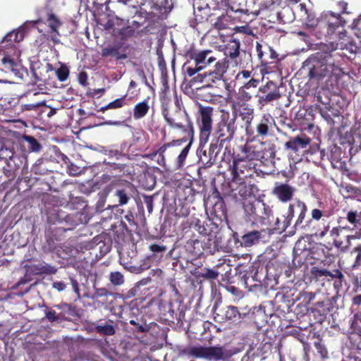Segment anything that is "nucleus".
Wrapping results in <instances>:
<instances>
[{
  "mask_svg": "<svg viewBox=\"0 0 361 361\" xmlns=\"http://www.w3.org/2000/svg\"><path fill=\"white\" fill-rule=\"evenodd\" d=\"M338 39L336 43H317V79L330 75L334 71V61L332 52L337 49L346 50L350 54H355L358 47L350 37L346 36V31H338Z\"/></svg>",
  "mask_w": 361,
  "mask_h": 361,
  "instance_id": "nucleus-1",
  "label": "nucleus"
},
{
  "mask_svg": "<svg viewBox=\"0 0 361 361\" xmlns=\"http://www.w3.org/2000/svg\"><path fill=\"white\" fill-rule=\"evenodd\" d=\"M324 230L319 233L321 238H323L326 234L329 233V237L324 243H319L317 245V262L325 265H329L334 262V255L331 252L334 245L338 248L348 247L350 245L351 239L360 238L361 237V233L357 232L355 235H346V243L343 245V241L337 239L339 236V229L334 228L331 231L329 232V223L327 226L323 223Z\"/></svg>",
  "mask_w": 361,
  "mask_h": 361,
  "instance_id": "nucleus-2",
  "label": "nucleus"
},
{
  "mask_svg": "<svg viewBox=\"0 0 361 361\" xmlns=\"http://www.w3.org/2000/svg\"><path fill=\"white\" fill-rule=\"evenodd\" d=\"M166 123L173 129L188 133L189 137H194V128L188 114L179 107L164 108L161 112Z\"/></svg>",
  "mask_w": 361,
  "mask_h": 361,
  "instance_id": "nucleus-3",
  "label": "nucleus"
},
{
  "mask_svg": "<svg viewBox=\"0 0 361 361\" xmlns=\"http://www.w3.org/2000/svg\"><path fill=\"white\" fill-rule=\"evenodd\" d=\"M345 21L342 20L340 14H334L332 12L322 13L320 17L317 18V33L319 37H329L331 39V36L335 31L340 27L344 26Z\"/></svg>",
  "mask_w": 361,
  "mask_h": 361,
  "instance_id": "nucleus-4",
  "label": "nucleus"
},
{
  "mask_svg": "<svg viewBox=\"0 0 361 361\" xmlns=\"http://www.w3.org/2000/svg\"><path fill=\"white\" fill-rule=\"evenodd\" d=\"M20 52L16 48L10 47L0 51V70L6 73H11L20 78Z\"/></svg>",
  "mask_w": 361,
  "mask_h": 361,
  "instance_id": "nucleus-5",
  "label": "nucleus"
},
{
  "mask_svg": "<svg viewBox=\"0 0 361 361\" xmlns=\"http://www.w3.org/2000/svg\"><path fill=\"white\" fill-rule=\"evenodd\" d=\"M187 353L194 357L202 358L209 361L223 360L227 357L226 350L219 345L192 346L187 350Z\"/></svg>",
  "mask_w": 361,
  "mask_h": 361,
  "instance_id": "nucleus-6",
  "label": "nucleus"
},
{
  "mask_svg": "<svg viewBox=\"0 0 361 361\" xmlns=\"http://www.w3.org/2000/svg\"><path fill=\"white\" fill-rule=\"evenodd\" d=\"M200 114V144L201 146H204L209 140L212 130L213 108L209 106L201 107Z\"/></svg>",
  "mask_w": 361,
  "mask_h": 361,
  "instance_id": "nucleus-7",
  "label": "nucleus"
},
{
  "mask_svg": "<svg viewBox=\"0 0 361 361\" xmlns=\"http://www.w3.org/2000/svg\"><path fill=\"white\" fill-rule=\"evenodd\" d=\"M324 277H331V279H333L332 288L337 292L342 287L344 275L339 269H335L334 274H333L326 269L317 268V283L324 281Z\"/></svg>",
  "mask_w": 361,
  "mask_h": 361,
  "instance_id": "nucleus-8",
  "label": "nucleus"
},
{
  "mask_svg": "<svg viewBox=\"0 0 361 361\" xmlns=\"http://www.w3.org/2000/svg\"><path fill=\"white\" fill-rule=\"evenodd\" d=\"M197 66H202V69L212 63L215 62L217 58L214 56L212 50H203L195 53L192 56Z\"/></svg>",
  "mask_w": 361,
  "mask_h": 361,
  "instance_id": "nucleus-9",
  "label": "nucleus"
},
{
  "mask_svg": "<svg viewBox=\"0 0 361 361\" xmlns=\"http://www.w3.org/2000/svg\"><path fill=\"white\" fill-rule=\"evenodd\" d=\"M228 65L226 60L219 61L215 63V69L214 71L210 72L208 75H199L197 76L199 81H202L203 78L209 77V80L215 82L221 79L224 73L227 69Z\"/></svg>",
  "mask_w": 361,
  "mask_h": 361,
  "instance_id": "nucleus-10",
  "label": "nucleus"
},
{
  "mask_svg": "<svg viewBox=\"0 0 361 361\" xmlns=\"http://www.w3.org/2000/svg\"><path fill=\"white\" fill-rule=\"evenodd\" d=\"M274 194L282 202L290 200L294 192V188L287 184H279L273 190Z\"/></svg>",
  "mask_w": 361,
  "mask_h": 361,
  "instance_id": "nucleus-11",
  "label": "nucleus"
},
{
  "mask_svg": "<svg viewBox=\"0 0 361 361\" xmlns=\"http://www.w3.org/2000/svg\"><path fill=\"white\" fill-rule=\"evenodd\" d=\"M310 142V139L305 135L297 136L291 138L286 142L285 147L290 149L293 152H297L299 149L305 148Z\"/></svg>",
  "mask_w": 361,
  "mask_h": 361,
  "instance_id": "nucleus-12",
  "label": "nucleus"
},
{
  "mask_svg": "<svg viewBox=\"0 0 361 361\" xmlns=\"http://www.w3.org/2000/svg\"><path fill=\"white\" fill-rule=\"evenodd\" d=\"M266 234H269V231L265 230L261 231H251L242 237V243L245 247H250L258 243L260 239L264 237Z\"/></svg>",
  "mask_w": 361,
  "mask_h": 361,
  "instance_id": "nucleus-13",
  "label": "nucleus"
},
{
  "mask_svg": "<svg viewBox=\"0 0 361 361\" xmlns=\"http://www.w3.org/2000/svg\"><path fill=\"white\" fill-rule=\"evenodd\" d=\"M319 114L332 128L334 126V118L339 117L340 111L332 106H326L324 109L319 108Z\"/></svg>",
  "mask_w": 361,
  "mask_h": 361,
  "instance_id": "nucleus-14",
  "label": "nucleus"
},
{
  "mask_svg": "<svg viewBox=\"0 0 361 361\" xmlns=\"http://www.w3.org/2000/svg\"><path fill=\"white\" fill-rule=\"evenodd\" d=\"M242 152L245 154V158L248 160L259 159L263 157L256 145H246L243 147Z\"/></svg>",
  "mask_w": 361,
  "mask_h": 361,
  "instance_id": "nucleus-15",
  "label": "nucleus"
},
{
  "mask_svg": "<svg viewBox=\"0 0 361 361\" xmlns=\"http://www.w3.org/2000/svg\"><path fill=\"white\" fill-rule=\"evenodd\" d=\"M238 163L234 162L233 172H232L233 176V182H239V188H238V193L240 196H242L243 197H246L248 195H250V191L247 189L246 185L244 183L240 182V178H238Z\"/></svg>",
  "mask_w": 361,
  "mask_h": 361,
  "instance_id": "nucleus-16",
  "label": "nucleus"
},
{
  "mask_svg": "<svg viewBox=\"0 0 361 361\" xmlns=\"http://www.w3.org/2000/svg\"><path fill=\"white\" fill-rule=\"evenodd\" d=\"M102 56L104 57L112 56L116 59H125L127 58L126 54L119 52V47L116 46L104 47L102 49Z\"/></svg>",
  "mask_w": 361,
  "mask_h": 361,
  "instance_id": "nucleus-17",
  "label": "nucleus"
},
{
  "mask_svg": "<svg viewBox=\"0 0 361 361\" xmlns=\"http://www.w3.org/2000/svg\"><path fill=\"white\" fill-rule=\"evenodd\" d=\"M271 116L270 114H265L260 123L257 126V133L260 136H266L269 132V126L271 123Z\"/></svg>",
  "mask_w": 361,
  "mask_h": 361,
  "instance_id": "nucleus-18",
  "label": "nucleus"
},
{
  "mask_svg": "<svg viewBox=\"0 0 361 361\" xmlns=\"http://www.w3.org/2000/svg\"><path fill=\"white\" fill-rule=\"evenodd\" d=\"M222 125L226 128V133L224 132V130L221 129L220 131L221 133L220 136H226V138L229 139L233 138L236 130V127L235 126V119L232 118L229 121H224L223 122Z\"/></svg>",
  "mask_w": 361,
  "mask_h": 361,
  "instance_id": "nucleus-19",
  "label": "nucleus"
},
{
  "mask_svg": "<svg viewBox=\"0 0 361 361\" xmlns=\"http://www.w3.org/2000/svg\"><path fill=\"white\" fill-rule=\"evenodd\" d=\"M149 110V105L146 101L137 104L134 108L133 116L136 119L144 117Z\"/></svg>",
  "mask_w": 361,
  "mask_h": 361,
  "instance_id": "nucleus-20",
  "label": "nucleus"
},
{
  "mask_svg": "<svg viewBox=\"0 0 361 361\" xmlns=\"http://www.w3.org/2000/svg\"><path fill=\"white\" fill-rule=\"evenodd\" d=\"M48 26L51 29V32H56L59 35L58 29L62 25L59 18L54 13H50L47 16Z\"/></svg>",
  "mask_w": 361,
  "mask_h": 361,
  "instance_id": "nucleus-21",
  "label": "nucleus"
},
{
  "mask_svg": "<svg viewBox=\"0 0 361 361\" xmlns=\"http://www.w3.org/2000/svg\"><path fill=\"white\" fill-rule=\"evenodd\" d=\"M324 281L317 283V292L322 293L323 294H329L328 291L332 288L331 277H324Z\"/></svg>",
  "mask_w": 361,
  "mask_h": 361,
  "instance_id": "nucleus-22",
  "label": "nucleus"
},
{
  "mask_svg": "<svg viewBox=\"0 0 361 361\" xmlns=\"http://www.w3.org/2000/svg\"><path fill=\"white\" fill-rule=\"evenodd\" d=\"M193 140V137H190L189 143L182 149L181 152L178 155L177 158V166L178 168H180L183 166L184 161L188 154L190 148L191 147L192 142Z\"/></svg>",
  "mask_w": 361,
  "mask_h": 361,
  "instance_id": "nucleus-23",
  "label": "nucleus"
},
{
  "mask_svg": "<svg viewBox=\"0 0 361 361\" xmlns=\"http://www.w3.org/2000/svg\"><path fill=\"white\" fill-rule=\"evenodd\" d=\"M360 218L361 213L358 214L356 211H349L347 213L346 219L355 228L357 226V224L361 225Z\"/></svg>",
  "mask_w": 361,
  "mask_h": 361,
  "instance_id": "nucleus-24",
  "label": "nucleus"
},
{
  "mask_svg": "<svg viewBox=\"0 0 361 361\" xmlns=\"http://www.w3.org/2000/svg\"><path fill=\"white\" fill-rule=\"evenodd\" d=\"M341 190L343 193L347 195V197L355 196L360 195L361 192L360 189L348 183L342 184Z\"/></svg>",
  "mask_w": 361,
  "mask_h": 361,
  "instance_id": "nucleus-25",
  "label": "nucleus"
},
{
  "mask_svg": "<svg viewBox=\"0 0 361 361\" xmlns=\"http://www.w3.org/2000/svg\"><path fill=\"white\" fill-rule=\"evenodd\" d=\"M293 204H290L288 207V214L286 217L283 216V220L281 223V226H279V228L285 230L290 224V220L293 216ZM280 220L279 219H276V224L279 225Z\"/></svg>",
  "mask_w": 361,
  "mask_h": 361,
  "instance_id": "nucleus-26",
  "label": "nucleus"
},
{
  "mask_svg": "<svg viewBox=\"0 0 361 361\" xmlns=\"http://www.w3.org/2000/svg\"><path fill=\"white\" fill-rule=\"evenodd\" d=\"M126 95L122 97L121 98H118L115 99L114 101L110 102L106 106L102 107L101 110L102 111L109 109H118L122 107L125 104V99Z\"/></svg>",
  "mask_w": 361,
  "mask_h": 361,
  "instance_id": "nucleus-27",
  "label": "nucleus"
},
{
  "mask_svg": "<svg viewBox=\"0 0 361 361\" xmlns=\"http://www.w3.org/2000/svg\"><path fill=\"white\" fill-rule=\"evenodd\" d=\"M24 140L27 142V147L30 150H31L32 152L39 151L41 146L37 141V140L35 139L33 137L27 135L24 137Z\"/></svg>",
  "mask_w": 361,
  "mask_h": 361,
  "instance_id": "nucleus-28",
  "label": "nucleus"
},
{
  "mask_svg": "<svg viewBox=\"0 0 361 361\" xmlns=\"http://www.w3.org/2000/svg\"><path fill=\"white\" fill-rule=\"evenodd\" d=\"M231 48L232 50L228 51L226 54L230 58L235 59L239 56L240 42L237 40H233L231 42Z\"/></svg>",
  "mask_w": 361,
  "mask_h": 361,
  "instance_id": "nucleus-29",
  "label": "nucleus"
},
{
  "mask_svg": "<svg viewBox=\"0 0 361 361\" xmlns=\"http://www.w3.org/2000/svg\"><path fill=\"white\" fill-rule=\"evenodd\" d=\"M111 282L115 286H120L124 282V277L121 272H111L109 276Z\"/></svg>",
  "mask_w": 361,
  "mask_h": 361,
  "instance_id": "nucleus-30",
  "label": "nucleus"
},
{
  "mask_svg": "<svg viewBox=\"0 0 361 361\" xmlns=\"http://www.w3.org/2000/svg\"><path fill=\"white\" fill-rule=\"evenodd\" d=\"M97 331L100 334L108 336H111L115 334V329L114 326L110 324L99 325L97 326Z\"/></svg>",
  "mask_w": 361,
  "mask_h": 361,
  "instance_id": "nucleus-31",
  "label": "nucleus"
},
{
  "mask_svg": "<svg viewBox=\"0 0 361 361\" xmlns=\"http://www.w3.org/2000/svg\"><path fill=\"white\" fill-rule=\"evenodd\" d=\"M173 6V0H159L158 6L164 13L170 11Z\"/></svg>",
  "mask_w": 361,
  "mask_h": 361,
  "instance_id": "nucleus-32",
  "label": "nucleus"
},
{
  "mask_svg": "<svg viewBox=\"0 0 361 361\" xmlns=\"http://www.w3.org/2000/svg\"><path fill=\"white\" fill-rule=\"evenodd\" d=\"M116 196L119 199V204H126L129 200L127 193L123 190H117L115 193Z\"/></svg>",
  "mask_w": 361,
  "mask_h": 361,
  "instance_id": "nucleus-33",
  "label": "nucleus"
},
{
  "mask_svg": "<svg viewBox=\"0 0 361 361\" xmlns=\"http://www.w3.org/2000/svg\"><path fill=\"white\" fill-rule=\"evenodd\" d=\"M12 37H15L16 42H20L24 39V32L21 30L12 31L6 35V39H11Z\"/></svg>",
  "mask_w": 361,
  "mask_h": 361,
  "instance_id": "nucleus-34",
  "label": "nucleus"
},
{
  "mask_svg": "<svg viewBox=\"0 0 361 361\" xmlns=\"http://www.w3.org/2000/svg\"><path fill=\"white\" fill-rule=\"evenodd\" d=\"M280 97V94L278 90H275L274 91L267 94L264 97H262V99L267 103L274 100H276Z\"/></svg>",
  "mask_w": 361,
  "mask_h": 361,
  "instance_id": "nucleus-35",
  "label": "nucleus"
},
{
  "mask_svg": "<svg viewBox=\"0 0 361 361\" xmlns=\"http://www.w3.org/2000/svg\"><path fill=\"white\" fill-rule=\"evenodd\" d=\"M56 75L59 80L64 81L68 76V70L66 67H61L56 71Z\"/></svg>",
  "mask_w": 361,
  "mask_h": 361,
  "instance_id": "nucleus-36",
  "label": "nucleus"
},
{
  "mask_svg": "<svg viewBox=\"0 0 361 361\" xmlns=\"http://www.w3.org/2000/svg\"><path fill=\"white\" fill-rule=\"evenodd\" d=\"M202 277L209 279H215L218 277L219 273L213 269H207L202 274Z\"/></svg>",
  "mask_w": 361,
  "mask_h": 361,
  "instance_id": "nucleus-37",
  "label": "nucleus"
},
{
  "mask_svg": "<svg viewBox=\"0 0 361 361\" xmlns=\"http://www.w3.org/2000/svg\"><path fill=\"white\" fill-rule=\"evenodd\" d=\"M238 314V310L237 307H235L234 306H229V307H228L227 310L226 312V317L228 319H233V318H235L237 316Z\"/></svg>",
  "mask_w": 361,
  "mask_h": 361,
  "instance_id": "nucleus-38",
  "label": "nucleus"
},
{
  "mask_svg": "<svg viewBox=\"0 0 361 361\" xmlns=\"http://www.w3.org/2000/svg\"><path fill=\"white\" fill-rule=\"evenodd\" d=\"M187 140H188L185 137H183L181 139L177 140H173L171 142L168 143L167 145H165L164 146H163L161 148H160L159 150L161 151V152H164L166 150V148L167 146L168 147L178 146L182 142H185Z\"/></svg>",
  "mask_w": 361,
  "mask_h": 361,
  "instance_id": "nucleus-39",
  "label": "nucleus"
},
{
  "mask_svg": "<svg viewBox=\"0 0 361 361\" xmlns=\"http://www.w3.org/2000/svg\"><path fill=\"white\" fill-rule=\"evenodd\" d=\"M245 111H246L245 113H242L243 119L246 120V122L250 123L252 119V114H253V109L251 108H246L245 109Z\"/></svg>",
  "mask_w": 361,
  "mask_h": 361,
  "instance_id": "nucleus-40",
  "label": "nucleus"
},
{
  "mask_svg": "<svg viewBox=\"0 0 361 361\" xmlns=\"http://www.w3.org/2000/svg\"><path fill=\"white\" fill-rule=\"evenodd\" d=\"M258 83H259V81L257 80L252 78L241 87V92H244L245 90H246L250 87H256L257 85H258Z\"/></svg>",
  "mask_w": 361,
  "mask_h": 361,
  "instance_id": "nucleus-41",
  "label": "nucleus"
},
{
  "mask_svg": "<svg viewBox=\"0 0 361 361\" xmlns=\"http://www.w3.org/2000/svg\"><path fill=\"white\" fill-rule=\"evenodd\" d=\"M317 353L320 354L322 358H326L328 356L326 348L319 342H317Z\"/></svg>",
  "mask_w": 361,
  "mask_h": 361,
  "instance_id": "nucleus-42",
  "label": "nucleus"
},
{
  "mask_svg": "<svg viewBox=\"0 0 361 361\" xmlns=\"http://www.w3.org/2000/svg\"><path fill=\"white\" fill-rule=\"evenodd\" d=\"M202 70V66H197L195 68L192 67H188L186 72L187 74L191 77L193 76L195 73Z\"/></svg>",
  "mask_w": 361,
  "mask_h": 361,
  "instance_id": "nucleus-43",
  "label": "nucleus"
},
{
  "mask_svg": "<svg viewBox=\"0 0 361 361\" xmlns=\"http://www.w3.org/2000/svg\"><path fill=\"white\" fill-rule=\"evenodd\" d=\"M13 42H17L16 37H11V39H6V35L4 37V38L2 39V42H1L2 46H1V47L5 48V47H6L8 46L12 45ZM11 47L14 48L13 46H11Z\"/></svg>",
  "mask_w": 361,
  "mask_h": 361,
  "instance_id": "nucleus-44",
  "label": "nucleus"
},
{
  "mask_svg": "<svg viewBox=\"0 0 361 361\" xmlns=\"http://www.w3.org/2000/svg\"><path fill=\"white\" fill-rule=\"evenodd\" d=\"M46 317L50 321L54 322L58 319L55 311H48L46 314Z\"/></svg>",
  "mask_w": 361,
  "mask_h": 361,
  "instance_id": "nucleus-45",
  "label": "nucleus"
},
{
  "mask_svg": "<svg viewBox=\"0 0 361 361\" xmlns=\"http://www.w3.org/2000/svg\"><path fill=\"white\" fill-rule=\"evenodd\" d=\"M353 28L361 34V18L353 21Z\"/></svg>",
  "mask_w": 361,
  "mask_h": 361,
  "instance_id": "nucleus-46",
  "label": "nucleus"
},
{
  "mask_svg": "<svg viewBox=\"0 0 361 361\" xmlns=\"http://www.w3.org/2000/svg\"><path fill=\"white\" fill-rule=\"evenodd\" d=\"M150 250L154 252H159L166 250L164 246H160L156 244L152 245L150 246Z\"/></svg>",
  "mask_w": 361,
  "mask_h": 361,
  "instance_id": "nucleus-47",
  "label": "nucleus"
},
{
  "mask_svg": "<svg viewBox=\"0 0 361 361\" xmlns=\"http://www.w3.org/2000/svg\"><path fill=\"white\" fill-rule=\"evenodd\" d=\"M355 252L357 253L355 261L357 263H361V244L355 247Z\"/></svg>",
  "mask_w": 361,
  "mask_h": 361,
  "instance_id": "nucleus-48",
  "label": "nucleus"
},
{
  "mask_svg": "<svg viewBox=\"0 0 361 361\" xmlns=\"http://www.w3.org/2000/svg\"><path fill=\"white\" fill-rule=\"evenodd\" d=\"M53 286L59 291H62L66 288V285L63 282H56L54 283Z\"/></svg>",
  "mask_w": 361,
  "mask_h": 361,
  "instance_id": "nucleus-49",
  "label": "nucleus"
},
{
  "mask_svg": "<svg viewBox=\"0 0 361 361\" xmlns=\"http://www.w3.org/2000/svg\"><path fill=\"white\" fill-rule=\"evenodd\" d=\"M250 72L249 71H243L237 75V78H245L247 79L250 76Z\"/></svg>",
  "mask_w": 361,
  "mask_h": 361,
  "instance_id": "nucleus-50",
  "label": "nucleus"
},
{
  "mask_svg": "<svg viewBox=\"0 0 361 361\" xmlns=\"http://www.w3.org/2000/svg\"><path fill=\"white\" fill-rule=\"evenodd\" d=\"M353 304L360 305L361 304V295H357L353 298Z\"/></svg>",
  "mask_w": 361,
  "mask_h": 361,
  "instance_id": "nucleus-51",
  "label": "nucleus"
},
{
  "mask_svg": "<svg viewBox=\"0 0 361 361\" xmlns=\"http://www.w3.org/2000/svg\"><path fill=\"white\" fill-rule=\"evenodd\" d=\"M72 286H73L74 291L78 295H79V288H78V282L76 281H75V280H72Z\"/></svg>",
  "mask_w": 361,
  "mask_h": 361,
  "instance_id": "nucleus-52",
  "label": "nucleus"
},
{
  "mask_svg": "<svg viewBox=\"0 0 361 361\" xmlns=\"http://www.w3.org/2000/svg\"><path fill=\"white\" fill-rule=\"evenodd\" d=\"M51 33L52 34L51 36V38L54 41V42H55V43L59 42V39L58 38V36L59 35V34L57 35L56 32H51Z\"/></svg>",
  "mask_w": 361,
  "mask_h": 361,
  "instance_id": "nucleus-53",
  "label": "nucleus"
},
{
  "mask_svg": "<svg viewBox=\"0 0 361 361\" xmlns=\"http://www.w3.org/2000/svg\"><path fill=\"white\" fill-rule=\"evenodd\" d=\"M240 93L242 97L243 98V99L248 100L251 98V96L249 94L246 93L245 91L244 92H242L241 89L240 90Z\"/></svg>",
  "mask_w": 361,
  "mask_h": 361,
  "instance_id": "nucleus-54",
  "label": "nucleus"
},
{
  "mask_svg": "<svg viewBox=\"0 0 361 361\" xmlns=\"http://www.w3.org/2000/svg\"><path fill=\"white\" fill-rule=\"evenodd\" d=\"M257 53H258V56L259 58H261L262 56V45L259 44V43L257 44Z\"/></svg>",
  "mask_w": 361,
  "mask_h": 361,
  "instance_id": "nucleus-55",
  "label": "nucleus"
},
{
  "mask_svg": "<svg viewBox=\"0 0 361 361\" xmlns=\"http://www.w3.org/2000/svg\"><path fill=\"white\" fill-rule=\"evenodd\" d=\"M136 85H137V83H136L134 80H131V81L130 82L128 89L130 90V89H131V88H134V87H136Z\"/></svg>",
  "mask_w": 361,
  "mask_h": 361,
  "instance_id": "nucleus-56",
  "label": "nucleus"
},
{
  "mask_svg": "<svg viewBox=\"0 0 361 361\" xmlns=\"http://www.w3.org/2000/svg\"><path fill=\"white\" fill-rule=\"evenodd\" d=\"M322 216H323V214H322V211H320L319 209H317V221H320Z\"/></svg>",
  "mask_w": 361,
  "mask_h": 361,
  "instance_id": "nucleus-57",
  "label": "nucleus"
},
{
  "mask_svg": "<svg viewBox=\"0 0 361 361\" xmlns=\"http://www.w3.org/2000/svg\"><path fill=\"white\" fill-rule=\"evenodd\" d=\"M339 4L341 6V7L343 8V12H344L345 11V9L347 8V4L344 3V2H340Z\"/></svg>",
  "mask_w": 361,
  "mask_h": 361,
  "instance_id": "nucleus-58",
  "label": "nucleus"
},
{
  "mask_svg": "<svg viewBox=\"0 0 361 361\" xmlns=\"http://www.w3.org/2000/svg\"><path fill=\"white\" fill-rule=\"evenodd\" d=\"M270 51H271V57L272 59H275L276 57V53L271 49H270Z\"/></svg>",
  "mask_w": 361,
  "mask_h": 361,
  "instance_id": "nucleus-59",
  "label": "nucleus"
},
{
  "mask_svg": "<svg viewBox=\"0 0 361 361\" xmlns=\"http://www.w3.org/2000/svg\"><path fill=\"white\" fill-rule=\"evenodd\" d=\"M216 5L225 3V0H213Z\"/></svg>",
  "mask_w": 361,
  "mask_h": 361,
  "instance_id": "nucleus-60",
  "label": "nucleus"
},
{
  "mask_svg": "<svg viewBox=\"0 0 361 361\" xmlns=\"http://www.w3.org/2000/svg\"><path fill=\"white\" fill-rule=\"evenodd\" d=\"M44 104V102H39V103H37L36 104H32V107H38V106H40L42 105H43Z\"/></svg>",
  "mask_w": 361,
  "mask_h": 361,
  "instance_id": "nucleus-61",
  "label": "nucleus"
},
{
  "mask_svg": "<svg viewBox=\"0 0 361 361\" xmlns=\"http://www.w3.org/2000/svg\"><path fill=\"white\" fill-rule=\"evenodd\" d=\"M237 30L240 32H245L246 27L244 26L237 27Z\"/></svg>",
  "mask_w": 361,
  "mask_h": 361,
  "instance_id": "nucleus-62",
  "label": "nucleus"
},
{
  "mask_svg": "<svg viewBox=\"0 0 361 361\" xmlns=\"http://www.w3.org/2000/svg\"><path fill=\"white\" fill-rule=\"evenodd\" d=\"M355 317L357 318V319L361 321V312L356 314Z\"/></svg>",
  "mask_w": 361,
  "mask_h": 361,
  "instance_id": "nucleus-63",
  "label": "nucleus"
},
{
  "mask_svg": "<svg viewBox=\"0 0 361 361\" xmlns=\"http://www.w3.org/2000/svg\"><path fill=\"white\" fill-rule=\"evenodd\" d=\"M316 214H317L316 209H313V210L312 211V217H313L314 219H316Z\"/></svg>",
  "mask_w": 361,
  "mask_h": 361,
  "instance_id": "nucleus-64",
  "label": "nucleus"
}]
</instances>
